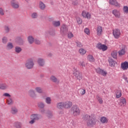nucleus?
<instances>
[{"mask_svg": "<svg viewBox=\"0 0 128 128\" xmlns=\"http://www.w3.org/2000/svg\"><path fill=\"white\" fill-rule=\"evenodd\" d=\"M112 14L117 18H120V11L116 9H114L112 11Z\"/></svg>", "mask_w": 128, "mask_h": 128, "instance_id": "4468645a", "label": "nucleus"}, {"mask_svg": "<svg viewBox=\"0 0 128 128\" xmlns=\"http://www.w3.org/2000/svg\"><path fill=\"white\" fill-rule=\"evenodd\" d=\"M70 112L74 116H80V108L76 105H74L72 107Z\"/></svg>", "mask_w": 128, "mask_h": 128, "instance_id": "f03ea898", "label": "nucleus"}, {"mask_svg": "<svg viewBox=\"0 0 128 128\" xmlns=\"http://www.w3.org/2000/svg\"><path fill=\"white\" fill-rule=\"evenodd\" d=\"M68 38H74V34L72 32H68Z\"/></svg>", "mask_w": 128, "mask_h": 128, "instance_id": "8fccbe9b", "label": "nucleus"}, {"mask_svg": "<svg viewBox=\"0 0 128 128\" xmlns=\"http://www.w3.org/2000/svg\"><path fill=\"white\" fill-rule=\"evenodd\" d=\"M79 66H81L84 68V66H86V64L84 62H79Z\"/></svg>", "mask_w": 128, "mask_h": 128, "instance_id": "864d4df0", "label": "nucleus"}, {"mask_svg": "<svg viewBox=\"0 0 128 128\" xmlns=\"http://www.w3.org/2000/svg\"><path fill=\"white\" fill-rule=\"evenodd\" d=\"M118 56H124L126 54V50L124 48H122L118 52Z\"/></svg>", "mask_w": 128, "mask_h": 128, "instance_id": "2f4dec72", "label": "nucleus"}, {"mask_svg": "<svg viewBox=\"0 0 128 128\" xmlns=\"http://www.w3.org/2000/svg\"><path fill=\"white\" fill-rule=\"evenodd\" d=\"M34 42H35L36 44H40V41L38 39H35Z\"/></svg>", "mask_w": 128, "mask_h": 128, "instance_id": "4d7b16f0", "label": "nucleus"}, {"mask_svg": "<svg viewBox=\"0 0 128 128\" xmlns=\"http://www.w3.org/2000/svg\"><path fill=\"white\" fill-rule=\"evenodd\" d=\"M36 92H38V94H42V92H44L42 91V89L40 87H36Z\"/></svg>", "mask_w": 128, "mask_h": 128, "instance_id": "37998d69", "label": "nucleus"}, {"mask_svg": "<svg viewBox=\"0 0 128 128\" xmlns=\"http://www.w3.org/2000/svg\"><path fill=\"white\" fill-rule=\"evenodd\" d=\"M118 104L120 106H126V100L124 98H121L119 99Z\"/></svg>", "mask_w": 128, "mask_h": 128, "instance_id": "f8f14e48", "label": "nucleus"}, {"mask_svg": "<svg viewBox=\"0 0 128 128\" xmlns=\"http://www.w3.org/2000/svg\"><path fill=\"white\" fill-rule=\"evenodd\" d=\"M0 16H4V9H2V8H0Z\"/></svg>", "mask_w": 128, "mask_h": 128, "instance_id": "6e6d98bb", "label": "nucleus"}, {"mask_svg": "<svg viewBox=\"0 0 128 128\" xmlns=\"http://www.w3.org/2000/svg\"><path fill=\"white\" fill-rule=\"evenodd\" d=\"M109 4L112 6H114L116 8H120V4L118 3L116 0H109Z\"/></svg>", "mask_w": 128, "mask_h": 128, "instance_id": "9d476101", "label": "nucleus"}, {"mask_svg": "<svg viewBox=\"0 0 128 128\" xmlns=\"http://www.w3.org/2000/svg\"><path fill=\"white\" fill-rule=\"evenodd\" d=\"M14 48V44L12 42H8L6 46V49L7 50H10Z\"/></svg>", "mask_w": 128, "mask_h": 128, "instance_id": "6ab92c4d", "label": "nucleus"}, {"mask_svg": "<svg viewBox=\"0 0 128 128\" xmlns=\"http://www.w3.org/2000/svg\"><path fill=\"white\" fill-rule=\"evenodd\" d=\"M57 107L60 110H64V102H60L58 104Z\"/></svg>", "mask_w": 128, "mask_h": 128, "instance_id": "cd10ccee", "label": "nucleus"}, {"mask_svg": "<svg viewBox=\"0 0 128 128\" xmlns=\"http://www.w3.org/2000/svg\"><path fill=\"white\" fill-rule=\"evenodd\" d=\"M32 18H38V14L36 12L33 13L32 14Z\"/></svg>", "mask_w": 128, "mask_h": 128, "instance_id": "603ef678", "label": "nucleus"}, {"mask_svg": "<svg viewBox=\"0 0 128 128\" xmlns=\"http://www.w3.org/2000/svg\"><path fill=\"white\" fill-rule=\"evenodd\" d=\"M22 49L20 46H16L15 47V52H16V54H20L22 52Z\"/></svg>", "mask_w": 128, "mask_h": 128, "instance_id": "7c9ffc66", "label": "nucleus"}, {"mask_svg": "<svg viewBox=\"0 0 128 128\" xmlns=\"http://www.w3.org/2000/svg\"><path fill=\"white\" fill-rule=\"evenodd\" d=\"M88 60H89V62H94V56L92 55H89L88 56Z\"/></svg>", "mask_w": 128, "mask_h": 128, "instance_id": "4c0bfd02", "label": "nucleus"}, {"mask_svg": "<svg viewBox=\"0 0 128 128\" xmlns=\"http://www.w3.org/2000/svg\"><path fill=\"white\" fill-rule=\"evenodd\" d=\"M2 42L4 44H8V37L3 36L2 39Z\"/></svg>", "mask_w": 128, "mask_h": 128, "instance_id": "bb28decb", "label": "nucleus"}, {"mask_svg": "<svg viewBox=\"0 0 128 128\" xmlns=\"http://www.w3.org/2000/svg\"><path fill=\"white\" fill-rule=\"evenodd\" d=\"M76 46H78V48H82L83 45L80 42H76Z\"/></svg>", "mask_w": 128, "mask_h": 128, "instance_id": "5fc2aeb1", "label": "nucleus"}, {"mask_svg": "<svg viewBox=\"0 0 128 128\" xmlns=\"http://www.w3.org/2000/svg\"><path fill=\"white\" fill-rule=\"evenodd\" d=\"M84 32H85V34H88V36H90V29H88V28H86L84 30Z\"/></svg>", "mask_w": 128, "mask_h": 128, "instance_id": "09e8293b", "label": "nucleus"}, {"mask_svg": "<svg viewBox=\"0 0 128 128\" xmlns=\"http://www.w3.org/2000/svg\"><path fill=\"white\" fill-rule=\"evenodd\" d=\"M72 126H76V122H74V121H73L72 122Z\"/></svg>", "mask_w": 128, "mask_h": 128, "instance_id": "e2e57ef3", "label": "nucleus"}, {"mask_svg": "<svg viewBox=\"0 0 128 128\" xmlns=\"http://www.w3.org/2000/svg\"><path fill=\"white\" fill-rule=\"evenodd\" d=\"M0 90H6V88H8V86L4 84H0Z\"/></svg>", "mask_w": 128, "mask_h": 128, "instance_id": "473e14b6", "label": "nucleus"}, {"mask_svg": "<svg viewBox=\"0 0 128 128\" xmlns=\"http://www.w3.org/2000/svg\"><path fill=\"white\" fill-rule=\"evenodd\" d=\"M112 34L115 38H118L120 36V30L118 29H114Z\"/></svg>", "mask_w": 128, "mask_h": 128, "instance_id": "6e6552de", "label": "nucleus"}, {"mask_svg": "<svg viewBox=\"0 0 128 128\" xmlns=\"http://www.w3.org/2000/svg\"><path fill=\"white\" fill-rule=\"evenodd\" d=\"M4 30L6 32H10V28L8 26H4Z\"/></svg>", "mask_w": 128, "mask_h": 128, "instance_id": "13d9d810", "label": "nucleus"}, {"mask_svg": "<svg viewBox=\"0 0 128 128\" xmlns=\"http://www.w3.org/2000/svg\"><path fill=\"white\" fill-rule=\"evenodd\" d=\"M26 0V2H28L29 0Z\"/></svg>", "mask_w": 128, "mask_h": 128, "instance_id": "774afa93", "label": "nucleus"}, {"mask_svg": "<svg viewBox=\"0 0 128 128\" xmlns=\"http://www.w3.org/2000/svg\"><path fill=\"white\" fill-rule=\"evenodd\" d=\"M40 78H44V74H42L40 76Z\"/></svg>", "mask_w": 128, "mask_h": 128, "instance_id": "338daca9", "label": "nucleus"}, {"mask_svg": "<svg viewBox=\"0 0 128 128\" xmlns=\"http://www.w3.org/2000/svg\"><path fill=\"white\" fill-rule=\"evenodd\" d=\"M96 48L98 50H102L103 52H105L108 50V46L104 44H98L96 46Z\"/></svg>", "mask_w": 128, "mask_h": 128, "instance_id": "ddd939ff", "label": "nucleus"}, {"mask_svg": "<svg viewBox=\"0 0 128 128\" xmlns=\"http://www.w3.org/2000/svg\"><path fill=\"white\" fill-rule=\"evenodd\" d=\"M80 94L82 96H84V94H86V90L84 89H82L80 92Z\"/></svg>", "mask_w": 128, "mask_h": 128, "instance_id": "680f3d73", "label": "nucleus"}, {"mask_svg": "<svg viewBox=\"0 0 128 128\" xmlns=\"http://www.w3.org/2000/svg\"><path fill=\"white\" fill-rule=\"evenodd\" d=\"M82 16L84 18H86L87 20H90L92 18V14L88 11L83 10Z\"/></svg>", "mask_w": 128, "mask_h": 128, "instance_id": "39448f33", "label": "nucleus"}, {"mask_svg": "<svg viewBox=\"0 0 128 128\" xmlns=\"http://www.w3.org/2000/svg\"><path fill=\"white\" fill-rule=\"evenodd\" d=\"M14 126L16 128H22V124L20 122H15L14 124Z\"/></svg>", "mask_w": 128, "mask_h": 128, "instance_id": "393cba45", "label": "nucleus"}, {"mask_svg": "<svg viewBox=\"0 0 128 128\" xmlns=\"http://www.w3.org/2000/svg\"><path fill=\"white\" fill-rule=\"evenodd\" d=\"M40 112H41L42 114H46V110H44V108H42L41 110H40Z\"/></svg>", "mask_w": 128, "mask_h": 128, "instance_id": "bf43d9fd", "label": "nucleus"}, {"mask_svg": "<svg viewBox=\"0 0 128 128\" xmlns=\"http://www.w3.org/2000/svg\"><path fill=\"white\" fill-rule=\"evenodd\" d=\"M123 78L126 80V82H128V77L124 76Z\"/></svg>", "mask_w": 128, "mask_h": 128, "instance_id": "0e129e2a", "label": "nucleus"}, {"mask_svg": "<svg viewBox=\"0 0 128 128\" xmlns=\"http://www.w3.org/2000/svg\"><path fill=\"white\" fill-rule=\"evenodd\" d=\"M44 60L42 58H38V63L40 66H44Z\"/></svg>", "mask_w": 128, "mask_h": 128, "instance_id": "aec40b11", "label": "nucleus"}, {"mask_svg": "<svg viewBox=\"0 0 128 128\" xmlns=\"http://www.w3.org/2000/svg\"><path fill=\"white\" fill-rule=\"evenodd\" d=\"M100 122L102 124H106L108 122V118L104 116H102L100 118Z\"/></svg>", "mask_w": 128, "mask_h": 128, "instance_id": "c9c22d12", "label": "nucleus"}, {"mask_svg": "<svg viewBox=\"0 0 128 128\" xmlns=\"http://www.w3.org/2000/svg\"><path fill=\"white\" fill-rule=\"evenodd\" d=\"M122 96V92L120 91H118L116 94V97L117 98H120Z\"/></svg>", "mask_w": 128, "mask_h": 128, "instance_id": "de8ad7c7", "label": "nucleus"}, {"mask_svg": "<svg viewBox=\"0 0 128 128\" xmlns=\"http://www.w3.org/2000/svg\"><path fill=\"white\" fill-rule=\"evenodd\" d=\"M96 98L98 102L100 104H103L104 102V100H102V98H101L100 96L97 95L96 96Z\"/></svg>", "mask_w": 128, "mask_h": 128, "instance_id": "e433bc0d", "label": "nucleus"}, {"mask_svg": "<svg viewBox=\"0 0 128 128\" xmlns=\"http://www.w3.org/2000/svg\"><path fill=\"white\" fill-rule=\"evenodd\" d=\"M18 108H16V107L14 106H12L11 108V114H18Z\"/></svg>", "mask_w": 128, "mask_h": 128, "instance_id": "5701e85b", "label": "nucleus"}, {"mask_svg": "<svg viewBox=\"0 0 128 128\" xmlns=\"http://www.w3.org/2000/svg\"><path fill=\"white\" fill-rule=\"evenodd\" d=\"M4 96H7L8 98H10L11 96L10 94L8 93H4L3 94Z\"/></svg>", "mask_w": 128, "mask_h": 128, "instance_id": "052dcab7", "label": "nucleus"}, {"mask_svg": "<svg viewBox=\"0 0 128 128\" xmlns=\"http://www.w3.org/2000/svg\"><path fill=\"white\" fill-rule=\"evenodd\" d=\"M31 120L30 121V124H34V122H36V120H38L40 118V115L39 114H32L31 115Z\"/></svg>", "mask_w": 128, "mask_h": 128, "instance_id": "20e7f679", "label": "nucleus"}, {"mask_svg": "<svg viewBox=\"0 0 128 128\" xmlns=\"http://www.w3.org/2000/svg\"><path fill=\"white\" fill-rule=\"evenodd\" d=\"M73 74L76 76L77 80H80L82 78V74H80V72L76 70H75L74 71Z\"/></svg>", "mask_w": 128, "mask_h": 128, "instance_id": "9b49d317", "label": "nucleus"}, {"mask_svg": "<svg viewBox=\"0 0 128 128\" xmlns=\"http://www.w3.org/2000/svg\"><path fill=\"white\" fill-rule=\"evenodd\" d=\"M78 52L80 54V56H84L86 54V50L81 48L78 50Z\"/></svg>", "mask_w": 128, "mask_h": 128, "instance_id": "a878e982", "label": "nucleus"}, {"mask_svg": "<svg viewBox=\"0 0 128 128\" xmlns=\"http://www.w3.org/2000/svg\"><path fill=\"white\" fill-rule=\"evenodd\" d=\"M48 34H50V36H56V32H54V30L52 29L48 32H46L45 36L46 38H48Z\"/></svg>", "mask_w": 128, "mask_h": 128, "instance_id": "dca6fc26", "label": "nucleus"}, {"mask_svg": "<svg viewBox=\"0 0 128 128\" xmlns=\"http://www.w3.org/2000/svg\"><path fill=\"white\" fill-rule=\"evenodd\" d=\"M123 11L124 14H128V6H124L123 7Z\"/></svg>", "mask_w": 128, "mask_h": 128, "instance_id": "49530a36", "label": "nucleus"}, {"mask_svg": "<svg viewBox=\"0 0 128 128\" xmlns=\"http://www.w3.org/2000/svg\"><path fill=\"white\" fill-rule=\"evenodd\" d=\"M108 62L110 66H114L116 64V62H114V60L112 58H109Z\"/></svg>", "mask_w": 128, "mask_h": 128, "instance_id": "b1692460", "label": "nucleus"}, {"mask_svg": "<svg viewBox=\"0 0 128 128\" xmlns=\"http://www.w3.org/2000/svg\"><path fill=\"white\" fill-rule=\"evenodd\" d=\"M28 94L30 96V98H36V93L34 92V90H30L28 92Z\"/></svg>", "mask_w": 128, "mask_h": 128, "instance_id": "412c9836", "label": "nucleus"}, {"mask_svg": "<svg viewBox=\"0 0 128 128\" xmlns=\"http://www.w3.org/2000/svg\"><path fill=\"white\" fill-rule=\"evenodd\" d=\"M48 56H52V53H50V54H48Z\"/></svg>", "mask_w": 128, "mask_h": 128, "instance_id": "69168bd1", "label": "nucleus"}, {"mask_svg": "<svg viewBox=\"0 0 128 128\" xmlns=\"http://www.w3.org/2000/svg\"><path fill=\"white\" fill-rule=\"evenodd\" d=\"M50 80L52 82H58V78L54 76H50Z\"/></svg>", "mask_w": 128, "mask_h": 128, "instance_id": "58836bf2", "label": "nucleus"}, {"mask_svg": "<svg viewBox=\"0 0 128 128\" xmlns=\"http://www.w3.org/2000/svg\"><path fill=\"white\" fill-rule=\"evenodd\" d=\"M46 114H48V118H52V112L48 110L47 111V112H46Z\"/></svg>", "mask_w": 128, "mask_h": 128, "instance_id": "79ce46f5", "label": "nucleus"}, {"mask_svg": "<svg viewBox=\"0 0 128 128\" xmlns=\"http://www.w3.org/2000/svg\"><path fill=\"white\" fill-rule=\"evenodd\" d=\"M28 41L30 44H32L34 42V38L32 36H30L28 37Z\"/></svg>", "mask_w": 128, "mask_h": 128, "instance_id": "4be33fe9", "label": "nucleus"}, {"mask_svg": "<svg viewBox=\"0 0 128 128\" xmlns=\"http://www.w3.org/2000/svg\"><path fill=\"white\" fill-rule=\"evenodd\" d=\"M86 120H87L86 124L88 126L92 128V126H95L96 124V119L92 116H86Z\"/></svg>", "mask_w": 128, "mask_h": 128, "instance_id": "f257e3e1", "label": "nucleus"}, {"mask_svg": "<svg viewBox=\"0 0 128 128\" xmlns=\"http://www.w3.org/2000/svg\"><path fill=\"white\" fill-rule=\"evenodd\" d=\"M16 42L18 44V46H24V39L21 36H18L16 38Z\"/></svg>", "mask_w": 128, "mask_h": 128, "instance_id": "423d86ee", "label": "nucleus"}, {"mask_svg": "<svg viewBox=\"0 0 128 128\" xmlns=\"http://www.w3.org/2000/svg\"><path fill=\"white\" fill-rule=\"evenodd\" d=\"M96 72H97V74H101L102 76H106V74H108V72L106 71H104V70L100 68H97L96 70Z\"/></svg>", "mask_w": 128, "mask_h": 128, "instance_id": "1a4fd4ad", "label": "nucleus"}, {"mask_svg": "<svg viewBox=\"0 0 128 128\" xmlns=\"http://www.w3.org/2000/svg\"><path fill=\"white\" fill-rule=\"evenodd\" d=\"M76 22H78V24H82V20L80 17H78L76 18Z\"/></svg>", "mask_w": 128, "mask_h": 128, "instance_id": "a18cd8bd", "label": "nucleus"}, {"mask_svg": "<svg viewBox=\"0 0 128 128\" xmlns=\"http://www.w3.org/2000/svg\"><path fill=\"white\" fill-rule=\"evenodd\" d=\"M60 34L63 36H64V24H63L60 28Z\"/></svg>", "mask_w": 128, "mask_h": 128, "instance_id": "f704fd0d", "label": "nucleus"}, {"mask_svg": "<svg viewBox=\"0 0 128 128\" xmlns=\"http://www.w3.org/2000/svg\"><path fill=\"white\" fill-rule=\"evenodd\" d=\"M46 102L47 104H52V99L50 98V97L46 98Z\"/></svg>", "mask_w": 128, "mask_h": 128, "instance_id": "ea45409f", "label": "nucleus"}, {"mask_svg": "<svg viewBox=\"0 0 128 128\" xmlns=\"http://www.w3.org/2000/svg\"><path fill=\"white\" fill-rule=\"evenodd\" d=\"M11 6L13 8L18 9L20 8V3L16 0H11Z\"/></svg>", "mask_w": 128, "mask_h": 128, "instance_id": "0eeeda50", "label": "nucleus"}, {"mask_svg": "<svg viewBox=\"0 0 128 128\" xmlns=\"http://www.w3.org/2000/svg\"><path fill=\"white\" fill-rule=\"evenodd\" d=\"M97 36H99L102 34V26H98L96 28Z\"/></svg>", "mask_w": 128, "mask_h": 128, "instance_id": "f3484780", "label": "nucleus"}, {"mask_svg": "<svg viewBox=\"0 0 128 128\" xmlns=\"http://www.w3.org/2000/svg\"><path fill=\"white\" fill-rule=\"evenodd\" d=\"M52 24L54 26L58 28V26H60V21H52Z\"/></svg>", "mask_w": 128, "mask_h": 128, "instance_id": "c756f323", "label": "nucleus"}, {"mask_svg": "<svg viewBox=\"0 0 128 128\" xmlns=\"http://www.w3.org/2000/svg\"><path fill=\"white\" fill-rule=\"evenodd\" d=\"M38 107L40 108H44V104L42 102H39L38 103Z\"/></svg>", "mask_w": 128, "mask_h": 128, "instance_id": "c03bdc74", "label": "nucleus"}, {"mask_svg": "<svg viewBox=\"0 0 128 128\" xmlns=\"http://www.w3.org/2000/svg\"><path fill=\"white\" fill-rule=\"evenodd\" d=\"M6 102L8 106H12L14 104V100H12V98H9L6 99Z\"/></svg>", "mask_w": 128, "mask_h": 128, "instance_id": "c85d7f7f", "label": "nucleus"}, {"mask_svg": "<svg viewBox=\"0 0 128 128\" xmlns=\"http://www.w3.org/2000/svg\"><path fill=\"white\" fill-rule=\"evenodd\" d=\"M120 66L123 70H128V62L126 61L124 62H122Z\"/></svg>", "mask_w": 128, "mask_h": 128, "instance_id": "2eb2a0df", "label": "nucleus"}, {"mask_svg": "<svg viewBox=\"0 0 128 128\" xmlns=\"http://www.w3.org/2000/svg\"><path fill=\"white\" fill-rule=\"evenodd\" d=\"M72 4L74 6H78V0H74Z\"/></svg>", "mask_w": 128, "mask_h": 128, "instance_id": "3c124183", "label": "nucleus"}, {"mask_svg": "<svg viewBox=\"0 0 128 128\" xmlns=\"http://www.w3.org/2000/svg\"><path fill=\"white\" fill-rule=\"evenodd\" d=\"M72 106V102L67 101L64 104V108H70Z\"/></svg>", "mask_w": 128, "mask_h": 128, "instance_id": "a211bd4d", "label": "nucleus"}, {"mask_svg": "<svg viewBox=\"0 0 128 128\" xmlns=\"http://www.w3.org/2000/svg\"><path fill=\"white\" fill-rule=\"evenodd\" d=\"M40 8V10H44L46 8V4L40 1V4H39Z\"/></svg>", "mask_w": 128, "mask_h": 128, "instance_id": "72a5a7b5", "label": "nucleus"}, {"mask_svg": "<svg viewBox=\"0 0 128 128\" xmlns=\"http://www.w3.org/2000/svg\"><path fill=\"white\" fill-rule=\"evenodd\" d=\"M34 66V60L32 58L28 59L25 64V66L28 70H32Z\"/></svg>", "mask_w": 128, "mask_h": 128, "instance_id": "7ed1b4c3", "label": "nucleus"}, {"mask_svg": "<svg viewBox=\"0 0 128 128\" xmlns=\"http://www.w3.org/2000/svg\"><path fill=\"white\" fill-rule=\"evenodd\" d=\"M112 56L114 58H116V56H118V52L117 51H113L111 54Z\"/></svg>", "mask_w": 128, "mask_h": 128, "instance_id": "a19ab883", "label": "nucleus"}]
</instances>
